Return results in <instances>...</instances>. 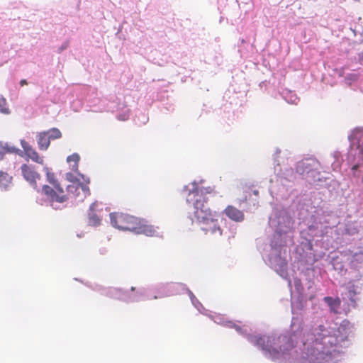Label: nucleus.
<instances>
[{
  "label": "nucleus",
  "instance_id": "nucleus-9",
  "mask_svg": "<svg viewBox=\"0 0 363 363\" xmlns=\"http://www.w3.org/2000/svg\"><path fill=\"white\" fill-rule=\"evenodd\" d=\"M153 298L158 299L164 297L173 296L182 291H187L189 298L194 306L199 311L201 312V308H203L202 304L196 298L194 294L186 287V286L182 283H165L160 284L155 286L153 289Z\"/></svg>",
  "mask_w": 363,
  "mask_h": 363
},
{
  "label": "nucleus",
  "instance_id": "nucleus-26",
  "mask_svg": "<svg viewBox=\"0 0 363 363\" xmlns=\"http://www.w3.org/2000/svg\"><path fill=\"white\" fill-rule=\"evenodd\" d=\"M284 99L285 101L291 104H296L299 101V99L296 94L291 91H287L284 94Z\"/></svg>",
  "mask_w": 363,
  "mask_h": 363
},
{
  "label": "nucleus",
  "instance_id": "nucleus-36",
  "mask_svg": "<svg viewBox=\"0 0 363 363\" xmlns=\"http://www.w3.org/2000/svg\"><path fill=\"white\" fill-rule=\"evenodd\" d=\"M359 60L363 62V52L359 54Z\"/></svg>",
  "mask_w": 363,
  "mask_h": 363
},
{
  "label": "nucleus",
  "instance_id": "nucleus-35",
  "mask_svg": "<svg viewBox=\"0 0 363 363\" xmlns=\"http://www.w3.org/2000/svg\"><path fill=\"white\" fill-rule=\"evenodd\" d=\"M20 84H21V86H24V85L27 84V81H26V79H22V80H21V82H20Z\"/></svg>",
  "mask_w": 363,
  "mask_h": 363
},
{
  "label": "nucleus",
  "instance_id": "nucleus-19",
  "mask_svg": "<svg viewBox=\"0 0 363 363\" xmlns=\"http://www.w3.org/2000/svg\"><path fill=\"white\" fill-rule=\"evenodd\" d=\"M224 213L230 219L233 221L242 222L244 220L243 212L233 206H228L225 209Z\"/></svg>",
  "mask_w": 363,
  "mask_h": 363
},
{
  "label": "nucleus",
  "instance_id": "nucleus-28",
  "mask_svg": "<svg viewBox=\"0 0 363 363\" xmlns=\"http://www.w3.org/2000/svg\"><path fill=\"white\" fill-rule=\"evenodd\" d=\"M6 104V99L4 97L0 96V112L4 114H9L10 111L8 108L5 107Z\"/></svg>",
  "mask_w": 363,
  "mask_h": 363
},
{
  "label": "nucleus",
  "instance_id": "nucleus-6",
  "mask_svg": "<svg viewBox=\"0 0 363 363\" xmlns=\"http://www.w3.org/2000/svg\"><path fill=\"white\" fill-rule=\"evenodd\" d=\"M346 256L350 271L347 272V277H346L347 282L345 287L347 291L345 292L346 297L343 298H348L350 301V303L348 304L354 307L356 303L355 296L360 293L362 286L363 251L350 252Z\"/></svg>",
  "mask_w": 363,
  "mask_h": 363
},
{
  "label": "nucleus",
  "instance_id": "nucleus-18",
  "mask_svg": "<svg viewBox=\"0 0 363 363\" xmlns=\"http://www.w3.org/2000/svg\"><path fill=\"white\" fill-rule=\"evenodd\" d=\"M345 262H347L346 255L333 258L331 264L334 270L337 271L340 274L344 275L346 274V272H347V269H345Z\"/></svg>",
  "mask_w": 363,
  "mask_h": 363
},
{
  "label": "nucleus",
  "instance_id": "nucleus-3",
  "mask_svg": "<svg viewBox=\"0 0 363 363\" xmlns=\"http://www.w3.org/2000/svg\"><path fill=\"white\" fill-rule=\"evenodd\" d=\"M269 225L274 233L270 244L262 252V258L277 274L285 277L287 246L294 244V221L286 208L277 206L269 218Z\"/></svg>",
  "mask_w": 363,
  "mask_h": 363
},
{
  "label": "nucleus",
  "instance_id": "nucleus-29",
  "mask_svg": "<svg viewBox=\"0 0 363 363\" xmlns=\"http://www.w3.org/2000/svg\"><path fill=\"white\" fill-rule=\"evenodd\" d=\"M345 233L349 235H353L357 233V228L355 227L347 226L345 229Z\"/></svg>",
  "mask_w": 363,
  "mask_h": 363
},
{
  "label": "nucleus",
  "instance_id": "nucleus-10",
  "mask_svg": "<svg viewBox=\"0 0 363 363\" xmlns=\"http://www.w3.org/2000/svg\"><path fill=\"white\" fill-rule=\"evenodd\" d=\"M351 140L352 145H354V143L357 142V147L356 150H354L353 147H352V150L350 154H352L353 151H355L354 155L358 154V157L359 159L358 160L357 164H354L352 167V171L353 172V174L354 176H358L357 174V171L359 168L362 167V165L363 164V133L362 130H356L353 132L352 135L349 138Z\"/></svg>",
  "mask_w": 363,
  "mask_h": 363
},
{
  "label": "nucleus",
  "instance_id": "nucleus-27",
  "mask_svg": "<svg viewBox=\"0 0 363 363\" xmlns=\"http://www.w3.org/2000/svg\"><path fill=\"white\" fill-rule=\"evenodd\" d=\"M48 135H49L50 140L59 139L62 137V133L58 128H52L45 131Z\"/></svg>",
  "mask_w": 363,
  "mask_h": 363
},
{
  "label": "nucleus",
  "instance_id": "nucleus-24",
  "mask_svg": "<svg viewBox=\"0 0 363 363\" xmlns=\"http://www.w3.org/2000/svg\"><path fill=\"white\" fill-rule=\"evenodd\" d=\"M96 206V203H93L89 207V212L88 213L89 217V224L93 226H97L100 225L101 219L98 217V216L94 213V206Z\"/></svg>",
  "mask_w": 363,
  "mask_h": 363
},
{
  "label": "nucleus",
  "instance_id": "nucleus-14",
  "mask_svg": "<svg viewBox=\"0 0 363 363\" xmlns=\"http://www.w3.org/2000/svg\"><path fill=\"white\" fill-rule=\"evenodd\" d=\"M67 190L69 194L79 198V201H83L89 194V189L86 183L71 184L67 186Z\"/></svg>",
  "mask_w": 363,
  "mask_h": 363
},
{
  "label": "nucleus",
  "instance_id": "nucleus-20",
  "mask_svg": "<svg viewBox=\"0 0 363 363\" xmlns=\"http://www.w3.org/2000/svg\"><path fill=\"white\" fill-rule=\"evenodd\" d=\"M36 140L38 148L40 150L45 151L48 150L50 144V140L45 131L37 133Z\"/></svg>",
  "mask_w": 363,
  "mask_h": 363
},
{
  "label": "nucleus",
  "instance_id": "nucleus-34",
  "mask_svg": "<svg viewBox=\"0 0 363 363\" xmlns=\"http://www.w3.org/2000/svg\"><path fill=\"white\" fill-rule=\"evenodd\" d=\"M313 282L308 281L305 284V286L308 288V289H311L313 286Z\"/></svg>",
  "mask_w": 363,
  "mask_h": 363
},
{
  "label": "nucleus",
  "instance_id": "nucleus-13",
  "mask_svg": "<svg viewBox=\"0 0 363 363\" xmlns=\"http://www.w3.org/2000/svg\"><path fill=\"white\" fill-rule=\"evenodd\" d=\"M94 290L98 291L101 294L106 295L113 298L122 300L127 302L128 299V291H123L121 289L117 288H105L100 285L95 284L93 287Z\"/></svg>",
  "mask_w": 363,
  "mask_h": 363
},
{
  "label": "nucleus",
  "instance_id": "nucleus-23",
  "mask_svg": "<svg viewBox=\"0 0 363 363\" xmlns=\"http://www.w3.org/2000/svg\"><path fill=\"white\" fill-rule=\"evenodd\" d=\"M325 303L328 306L330 311L334 313H337L338 308L340 304L339 298H333L330 296H326L323 298Z\"/></svg>",
  "mask_w": 363,
  "mask_h": 363
},
{
  "label": "nucleus",
  "instance_id": "nucleus-17",
  "mask_svg": "<svg viewBox=\"0 0 363 363\" xmlns=\"http://www.w3.org/2000/svg\"><path fill=\"white\" fill-rule=\"evenodd\" d=\"M286 276L285 277L281 276V277L284 279L288 280V286L290 288L291 291V292L293 291L292 288L294 287V290L297 292V294H302L304 292V285L302 283L301 279L296 277H294L293 280L289 279L288 272H287V267H286ZM278 274L281 277V275L279 274Z\"/></svg>",
  "mask_w": 363,
  "mask_h": 363
},
{
  "label": "nucleus",
  "instance_id": "nucleus-30",
  "mask_svg": "<svg viewBox=\"0 0 363 363\" xmlns=\"http://www.w3.org/2000/svg\"><path fill=\"white\" fill-rule=\"evenodd\" d=\"M129 117V110L124 111L122 113H119L117 118L120 121H126Z\"/></svg>",
  "mask_w": 363,
  "mask_h": 363
},
{
  "label": "nucleus",
  "instance_id": "nucleus-8",
  "mask_svg": "<svg viewBox=\"0 0 363 363\" xmlns=\"http://www.w3.org/2000/svg\"><path fill=\"white\" fill-rule=\"evenodd\" d=\"M44 170L46 172L48 182L53 186L50 187L48 185H43L41 193L45 197V200L50 206L55 210H59L64 208V203L67 201V197L64 194V191L60 186L55 174L49 171L45 167Z\"/></svg>",
  "mask_w": 363,
  "mask_h": 363
},
{
  "label": "nucleus",
  "instance_id": "nucleus-7",
  "mask_svg": "<svg viewBox=\"0 0 363 363\" xmlns=\"http://www.w3.org/2000/svg\"><path fill=\"white\" fill-rule=\"evenodd\" d=\"M111 223L113 227L121 230H128L135 234H144L147 236H160L158 227L147 225L146 222L122 213H110Z\"/></svg>",
  "mask_w": 363,
  "mask_h": 363
},
{
  "label": "nucleus",
  "instance_id": "nucleus-12",
  "mask_svg": "<svg viewBox=\"0 0 363 363\" xmlns=\"http://www.w3.org/2000/svg\"><path fill=\"white\" fill-rule=\"evenodd\" d=\"M21 170L23 178L30 184V185L37 191H40L38 189L37 180L40 179V175L36 172L35 167L32 165L23 164L21 167Z\"/></svg>",
  "mask_w": 363,
  "mask_h": 363
},
{
  "label": "nucleus",
  "instance_id": "nucleus-4",
  "mask_svg": "<svg viewBox=\"0 0 363 363\" xmlns=\"http://www.w3.org/2000/svg\"><path fill=\"white\" fill-rule=\"evenodd\" d=\"M213 188H204L196 182L184 187V191H189L186 202L190 206L187 221L192 225H196L203 233L213 239L220 238L223 233V225L225 220L216 213H213L207 206L208 194H211Z\"/></svg>",
  "mask_w": 363,
  "mask_h": 363
},
{
  "label": "nucleus",
  "instance_id": "nucleus-2",
  "mask_svg": "<svg viewBox=\"0 0 363 363\" xmlns=\"http://www.w3.org/2000/svg\"><path fill=\"white\" fill-rule=\"evenodd\" d=\"M299 223L300 245L303 252L311 250L315 238H322L329 227L338 223L337 215L328 209L312 204L306 196L294 201L290 207Z\"/></svg>",
  "mask_w": 363,
  "mask_h": 363
},
{
  "label": "nucleus",
  "instance_id": "nucleus-21",
  "mask_svg": "<svg viewBox=\"0 0 363 363\" xmlns=\"http://www.w3.org/2000/svg\"><path fill=\"white\" fill-rule=\"evenodd\" d=\"M12 176L7 172L0 171V189L1 191H9L12 186Z\"/></svg>",
  "mask_w": 363,
  "mask_h": 363
},
{
  "label": "nucleus",
  "instance_id": "nucleus-31",
  "mask_svg": "<svg viewBox=\"0 0 363 363\" xmlns=\"http://www.w3.org/2000/svg\"><path fill=\"white\" fill-rule=\"evenodd\" d=\"M346 79L347 80H350V81H352V82H354V81H356L357 79V75L355 74H350L347 77Z\"/></svg>",
  "mask_w": 363,
  "mask_h": 363
},
{
  "label": "nucleus",
  "instance_id": "nucleus-37",
  "mask_svg": "<svg viewBox=\"0 0 363 363\" xmlns=\"http://www.w3.org/2000/svg\"><path fill=\"white\" fill-rule=\"evenodd\" d=\"M258 194H259V191L257 190H254L253 191V194L255 195V196H258Z\"/></svg>",
  "mask_w": 363,
  "mask_h": 363
},
{
  "label": "nucleus",
  "instance_id": "nucleus-33",
  "mask_svg": "<svg viewBox=\"0 0 363 363\" xmlns=\"http://www.w3.org/2000/svg\"><path fill=\"white\" fill-rule=\"evenodd\" d=\"M333 156H334V158H335V162L333 163V165H334L335 167H337L338 166V164H336V162H339V161H338V157H339V156H340V153H339V152H335V153L333 154Z\"/></svg>",
  "mask_w": 363,
  "mask_h": 363
},
{
  "label": "nucleus",
  "instance_id": "nucleus-40",
  "mask_svg": "<svg viewBox=\"0 0 363 363\" xmlns=\"http://www.w3.org/2000/svg\"><path fill=\"white\" fill-rule=\"evenodd\" d=\"M279 152H280V150H277V151H276V154H278V153H279Z\"/></svg>",
  "mask_w": 363,
  "mask_h": 363
},
{
  "label": "nucleus",
  "instance_id": "nucleus-38",
  "mask_svg": "<svg viewBox=\"0 0 363 363\" xmlns=\"http://www.w3.org/2000/svg\"><path fill=\"white\" fill-rule=\"evenodd\" d=\"M291 309H292V312L293 313H294V303H291Z\"/></svg>",
  "mask_w": 363,
  "mask_h": 363
},
{
  "label": "nucleus",
  "instance_id": "nucleus-5",
  "mask_svg": "<svg viewBox=\"0 0 363 363\" xmlns=\"http://www.w3.org/2000/svg\"><path fill=\"white\" fill-rule=\"evenodd\" d=\"M279 166L278 162L274 167V171L277 172V182L280 183L281 187L277 189L276 186L270 185L269 191L272 196L274 194H280L282 197L285 196L283 190L285 187L289 186L286 183L294 182L298 177L306 180L308 184L318 187L326 186L328 184V181L330 178L326 177L327 173L320 172V164L315 158L308 157L298 161L296 164V172L293 168H285L284 172L281 169L278 170Z\"/></svg>",
  "mask_w": 363,
  "mask_h": 363
},
{
  "label": "nucleus",
  "instance_id": "nucleus-15",
  "mask_svg": "<svg viewBox=\"0 0 363 363\" xmlns=\"http://www.w3.org/2000/svg\"><path fill=\"white\" fill-rule=\"evenodd\" d=\"M21 145L23 149V152L28 157L36 163L40 164H43V158L39 156L37 151L33 148V147L30 145L28 143L24 140H21Z\"/></svg>",
  "mask_w": 363,
  "mask_h": 363
},
{
  "label": "nucleus",
  "instance_id": "nucleus-16",
  "mask_svg": "<svg viewBox=\"0 0 363 363\" xmlns=\"http://www.w3.org/2000/svg\"><path fill=\"white\" fill-rule=\"evenodd\" d=\"M6 154H14L22 157L23 152L11 143L0 141V160H2Z\"/></svg>",
  "mask_w": 363,
  "mask_h": 363
},
{
  "label": "nucleus",
  "instance_id": "nucleus-25",
  "mask_svg": "<svg viewBox=\"0 0 363 363\" xmlns=\"http://www.w3.org/2000/svg\"><path fill=\"white\" fill-rule=\"evenodd\" d=\"M79 158V155L77 153H74L67 157V161L72 166V170L76 171L77 169Z\"/></svg>",
  "mask_w": 363,
  "mask_h": 363
},
{
  "label": "nucleus",
  "instance_id": "nucleus-32",
  "mask_svg": "<svg viewBox=\"0 0 363 363\" xmlns=\"http://www.w3.org/2000/svg\"><path fill=\"white\" fill-rule=\"evenodd\" d=\"M68 47V43L67 42H65L62 44V45L59 48V50L58 52H62L63 50H66Z\"/></svg>",
  "mask_w": 363,
  "mask_h": 363
},
{
  "label": "nucleus",
  "instance_id": "nucleus-22",
  "mask_svg": "<svg viewBox=\"0 0 363 363\" xmlns=\"http://www.w3.org/2000/svg\"><path fill=\"white\" fill-rule=\"evenodd\" d=\"M66 179L72 184L74 183H89V179L86 177L84 174H80L79 172H77V174H74L72 172H68L65 175Z\"/></svg>",
  "mask_w": 363,
  "mask_h": 363
},
{
  "label": "nucleus",
  "instance_id": "nucleus-39",
  "mask_svg": "<svg viewBox=\"0 0 363 363\" xmlns=\"http://www.w3.org/2000/svg\"><path fill=\"white\" fill-rule=\"evenodd\" d=\"M143 117H144V121H143V123H146V121H147V119H146V118H145V116H144Z\"/></svg>",
  "mask_w": 363,
  "mask_h": 363
},
{
  "label": "nucleus",
  "instance_id": "nucleus-1",
  "mask_svg": "<svg viewBox=\"0 0 363 363\" xmlns=\"http://www.w3.org/2000/svg\"><path fill=\"white\" fill-rule=\"evenodd\" d=\"M216 323L235 328L268 359L279 363H340L342 349L349 346L350 323L344 320L337 328L328 323L315 324L310 329L301 326V320L293 317L289 334H252L247 326L241 327L220 314L207 313Z\"/></svg>",
  "mask_w": 363,
  "mask_h": 363
},
{
  "label": "nucleus",
  "instance_id": "nucleus-11",
  "mask_svg": "<svg viewBox=\"0 0 363 363\" xmlns=\"http://www.w3.org/2000/svg\"><path fill=\"white\" fill-rule=\"evenodd\" d=\"M130 291L132 294H129L128 292L127 302L128 303L154 299V294L152 289L139 288L137 289L136 292L134 293V291H135V288L131 287Z\"/></svg>",
  "mask_w": 363,
  "mask_h": 363
}]
</instances>
